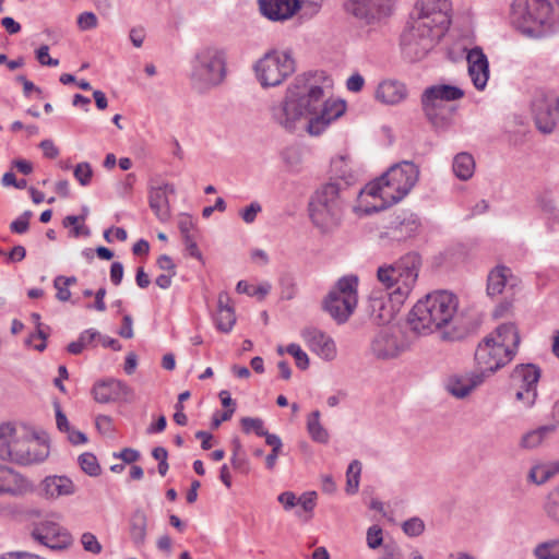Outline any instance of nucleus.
<instances>
[{"label": "nucleus", "mask_w": 559, "mask_h": 559, "mask_svg": "<svg viewBox=\"0 0 559 559\" xmlns=\"http://www.w3.org/2000/svg\"><path fill=\"white\" fill-rule=\"evenodd\" d=\"M330 85L324 72L297 75L287 86L283 100L271 108L272 119L289 132L304 124L311 135L321 134L346 110L344 100L325 97V88Z\"/></svg>", "instance_id": "obj_1"}, {"label": "nucleus", "mask_w": 559, "mask_h": 559, "mask_svg": "<svg viewBox=\"0 0 559 559\" xmlns=\"http://www.w3.org/2000/svg\"><path fill=\"white\" fill-rule=\"evenodd\" d=\"M450 0H418L411 22L401 36L404 55L420 60L436 45L450 25Z\"/></svg>", "instance_id": "obj_2"}, {"label": "nucleus", "mask_w": 559, "mask_h": 559, "mask_svg": "<svg viewBox=\"0 0 559 559\" xmlns=\"http://www.w3.org/2000/svg\"><path fill=\"white\" fill-rule=\"evenodd\" d=\"M421 266V257L417 252H408L391 264L378 267L377 278L389 290L388 296L392 304L385 309L382 301L374 300L372 307H380V322H389L393 318V310L408 298L418 278Z\"/></svg>", "instance_id": "obj_3"}, {"label": "nucleus", "mask_w": 559, "mask_h": 559, "mask_svg": "<svg viewBox=\"0 0 559 559\" xmlns=\"http://www.w3.org/2000/svg\"><path fill=\"white\" fill-rule=\"evenodd\" d=\"M349 187L343 179L321 185L309 201V215L313 225L322 233L338 227L348 199Z\"/></svg>", "instance_id": "obj_4"}, {"label": "nucleus", "mask_w": 559, "mask_h": 559, "mask_svg": "<svg viewBox=\"0 0 559 559\" xmlns=\"http://www.w3.org/2000/svg\"><path fill=\"white\" fill-rule=\"evenodd\" d=\"M456 310L455 295L447 290L433 292L413 307L408 314V323L413 331L428 334L456 322Z\"/></svg>", "instance_id": "obj_5"}, {"label": "nucleus", "mask_w": 559, "mask_h": 559, "mask_svg": "<svg viewBox=\"0 0 559 559\" xmlns=\"http://www.w3.org/2000/svg\"><path fill=\"white\" fill-rule=\"evenodd\" d=\"M555 0H514L512 23L523 35L543 38L559 29V7Z\"/></svg>", "instance_id": "obj_6"}, {"label": "nucleus", "mask_w": 559, "mask_h": 559, "mask_svg": "<svg viewBox=\"0 0 559 559\" xmlns=\"http://www.w3.org/2000/svg\"><path fill=\"white\" fill-rule=\"evenodd\" d=\"M418 178V167L412 162H402L369 182L361 192L379 198L382 202L379 209L382 210L403 200L415 187Z\"/></svg>", "instance_id": "obj_7"}, {"label": "nucleus", "mask_w": 559, "mask_h": 559, "mask_svg": "<svg viewBox=\"0 0 559 559\" xmlns=\"http://www.w3.org/2000/svg\"><path fill=\"white\" fill-rule=\"evenodd\" d=\"M464 97V91L449 84L428 86L421 94V108L427 120L437 131H444L453 123L455 106L450 103Z\"/></svg>", "instance_id": "obj_8"}, {"label": "nucleus", "mask_w": 559, "mask_h": 559, "mask_svg": "<svg viewBox=\"0 0 559 559\" xmlns=\"http://www.w3.org/2000/svg\"><path fill=\"white\" fill-rule=\"evenodd\" d=\"M226 76V56L214 46L200 48L191 60L190 80L194 90L204 93L218 86Z\"/></svg>", "instance_id": "obj_9"}, {"label": "nucleus", "mask_w": 559, "mask_h": 559, "mask_svg": "<svg viewBox=\"0 0 559 559\" xmlns=\"http://www.w3.org/2000/svg\"><path fill=\"white\" fill-rule=\"evenodd\" d=\"M253 70L263 87H274L296 71V60L289 49H271L254 63Z\"/></svg>", "instance_id": "obj_10"}, {"label": "nucleus", "mask_w": 559, "mask_h": 559, "mask_svg": "<svg viewBox=\"0 0 559 559\" xmlns=\"http://www.w3.org/2000/svg\"><path fill=\"white\" fill-rule=\"evenodd\" d=\"M358 277H341L324 298V310L337 322L345 323L354 313L358 304Z\"/></svg>", "instance_id": "obj_11"}, {"label": "nucleus", "mask_w": 559, "mask_h": 559, "mask_svg": "<svg viewBox=\"0 0 559 559\" xmlns=\"http://www.w3.org/2000/svg\"><path fill=\"white\" fill-rule=\"evenodd\" d=\"M514 357L512 352L499 345L492 337L485 336L477 345L474 354L475 365L484 378L497 372Z\"/></svg>", "instance_id": "obj_12"}, {"label": "nucleus", "mask_w": 559, "mask_h": 559, "mask_svg": "<svg viewBox=\"0 0 559 559\" xmlns=\"http://www.w3.org/2000/svg\"><path fill=\"white\" fill-rule=\"evenodd\" d=\"M540 370L536 365L522 364L516 366L511 373L512 385L515 389V399L531 407L537 397V382Z\"/></svg>", "instance_id": "obj_13"}, {"label": "nucleus", "mask_w": 559, "mask_h": 559, "mask_svg": "<svg viewBox=\"0 0 559 559\" xmlns=\"http://www.w3.org/2000/svg\"><path fill=\"white\" fill-rule=\"evenodd\" d=\"M31 536L34 540L53 550L64 549L72 543L71 534L67 528L48 520L36 523Z\"/></svg>", "instance_id": "obj_14"}, {"label": "nucleus", "mask_w": 559, "mask_h": 559, "mask_svg": "<svg viewBox=\"0 0 559 559\" xmlns=\"http://www.w3.org/2000/svg\"><path fill=\"white\" fill-rule=\"evenodd\" d=\"M345 9L366 24L386 17L391 13L390 0H347Z\"/></svg>", "instance_id": "obj_15"}, {"label": "nucleus", "mask_w": 559, "mask_h": 559, "mask_svg": "<svg viewBox=\"0 0 559 559\" xmlns=\"http://www.w3.org/2000/svg\"><path fill=\"white\" fill-rule=\"evenodd\" d=\"M35 441H0V459L16 461L21 464H31L43 461L47 455L48 451L45 449L40 453H36Z\"/></svg>", "instance_id": "obj_16"}, {"label": "nucleus", "mask_w": 559, "mask_h": 559, "mask_svg": "<svg viewBox=\"0 0 559 559\" xmlns=\"http://www.w3.org/2000/svg\"><path fill=\"white\" fill-rule=\"evenodd\" d=\"M176 193L175 186L166 181H151L148 186V205L160 222L170 218L169 195Z\"/></svg>", "instance_id": "obj_17"}, {"label": "nucleus", "mask_w": 559, "mask_h": 559, "mask_svg": "<svg viewBox=\"0 0 559 559\" xmlns=\"http://www.w3.org/2000/svg\"><path fill=\"white\" fill-rule=\"evenodd\" d=\"M92 393L95 401L102 404L128 402L133 397V390L127 383L116 379H107L95 383Z\"/></svg>", "instance_id": "obj_18"}, {"label": "nucleus", "mask_w": 559, "mask_h": 559, "mask_svg": "<svg viewBox=\"0 0 559 559\" xmlns=\"http://www.w3.org/2000/svg\"><path fill=\"white\" fill-rule=\"evenodd\" d=\"M535 122L539 131L551 133L556 127V118L559 111V97L543 96L533 103Z\"/></svg>", "instance_id": "obj_19"}, {"label": "nucleus", "mask_w": 559, "mask_h": 559, "mask_svg": "<svg viewBox=\"0 0 559 559\" xmlns=\"http://www.w3.org/2000/svg\"><path fill=\"white\" fill-rule=\"evenodd\" d=\"M258 3L261 14L273 22L287 21L301 9V0H258Z\"/></svg>", "instance_id": "obj_20"}, {"label": "nucleus", "mask_w": 559, "mask_h": 559, "mask_svg": "<svg viewBox=\"0 0 559 559\" xmlns=\"http://www.w3.org/2000/svg\"><path fill=\"white\" fill-rule=\"evenodd\" d=\"M301 336L309 348L325 360H333L336 356V346L331 336L324 332L308 328L301 332Z\"/></svg>", "instance_id": "obj_21"}, {"label": "nucleus", "mask_w": 559, "mask_h": 559, "mask_svg": "<svg viewBox=\"0 0 559 559\" xmlns=\"http://www.w3.org/2000/svg\"><path fill=\"white\" fill-rule=\"evenodd\" d=\"M404 349V344L389 330H381L371 342V352L378 359L396 358Z\"/></svg>", "instance_id": "obj_22"}, {"label": "nucleus", "mask_w": 559, "mask_h": 559, "mask_svg": "<svg viewBox=\"0 0 559 559\" xmlns=\"http://www.w3.org/2000/svg\"><path fill=\"white\" fill-rule=\"evenodd\" d=\"M75 491L74 483L67 476H46L38 486V495L50 500L72 496Z\"/></svg>", "instance_id": "obj_23"}, {"label": "nucleus", "mask_w": 559, "mask_h": 559, "mask_svg": "<svg viewBox=\"0 0 559 559\" xmlns=\"http://www.w3.org/2000/svg\"><path fill=\"white\" fill-rule=\"evenodd\" d=\"M468 75L474 86L483 91L489 79V63L486 55L478 47L471 49L467 53Z\"/></svg>", "instance_id": "obj_24"}, {"label": "nucleus", "mask_w": 559, "mask_h": 559, "mask_svg": "<svg viewBox=\"0 0 559 559\" xmlns=\"http://www.w3.org/2000/svg\"><path fill=\"white\" fill-rule=\"evenodd\" d=\"M484 380V374L478 371L454 374L448 379L445 388L451 395L457 399H464L469 395L474 389L480 385Z\"/></svg>", "instance_id": "obj_25"}, {"label": "nucleus", "mask_w": 559, "mask_h": 559, "mask_svg": "<svg viewBox=\"0 0 559 559\" xmlns=\"http://www.w3.org/2000/svg\"><path fill=\"white\" fill-rule=\"evenodd\" d=\"M33 486L28 479L13 469L0 465V495L20 496L32 491Z\"/></svg>", "instance_id": "obj_26"}, {"label": "nucleus", "mask_w": 559, "mask_h": 559, "mask_svg": "<svg viewBox=\"0 0 559 559\" xmlns=\"http://www.w3.org/2000/svg\"><path fill=\"white\" fill-rule=\"evenodd\" d=\"M376 99L385 105H396L407 96L405 84L397 80H383L376 90Z\"/></svg>", "instance_id": "obj_27"}, {"label": "nucleus", "mask_w": 559, "mask_h": 559, "mask_svg": "<svg viewBox=\"0 0 559 559\" xmlns=\"http://www.w3.org/2000/svg\"><path fill=\"white\" fill-rule=\"evenodd\" d=\"M516 285V278L512 271L503 265L495 267L487 278V293L489 296H497L503 293L504 288H511Z\"/></svg>", "instance_id": "obj_28"}, {"label": "nucleus", "mask_w": 559, "mask_h": 559, "mask_svg": "<svg viewBox=\"0 0 559 559\" xmlns=\"http://www.w3.org/2000/svg\"><path fill=\"white\" fill-rule=\"evenodd\" d=\"M229 295L225 292L219 293L217 300V312L215 316V324L217 330H219L223 333L230 332L236 323L235 311L234 308L229 305Z\"/></svg>", "instance_id": "obj_29"}, {"label": "nucleus", "mask_w": 559, "mask_h": 559, "mask_svg": "<svg viewBox=\"0 0 559 559\" xmlns=\"http://www.w3.org/2000/svg\"><path fill=\"white\" fill-rule=\"evenodd\" d=\"M492 337L499 345H503L504 348L510 349L512 352V356L514 357L519 345H520V335L519 331L513 323H503L500 324L492 333L488 335Z\"/></svg>", "instance_id": "obj_30"}, {"label": "nucleus", "mask_w": 559, "mask_h": 559, "mask_svg": "<svg viewBox=\"0 0 559 559\" xmlns=\"http://www.w3.org/2000/svg\"><path fill=\"white\" fill-rule=\"evenodd\" d=\"M129 535L134 546L141 547L146 542L147 515L144 510L136 509L129 520Z\"/></svg>", "instance_id": "obj_31"}, {"label": "nucleus", "mask_w": 559, "mask_h": 559, "mask_svg": "<svg viewBox=\"0 0 559 559\" xmlns=\"http://www.w3.org/2000/svg\"><path fill=\"white\" fill-rule=\"evenodd\" d=\"M420 226V222L416 215H408L400 221L391 230L392 238L395 240H405L414 237Z\"/></svg>", "instance_id": "obj_32"}, {"label": "nucleus", "mask_w": 559, "mask_h": 559, "mask_svg": "<svg viewBox=\"0 0 559 559\" xmlns=\"http://www.w3.org/2000/svg\"><path fill=\"white\" fill-rule=\"evenodd\" d=\"M453 173L460 180H468L475 171L474 157L468 153H459L453 159Z\"/></svg>", "instance_id": "obj_33"}, {"label": "nucleus", "mask_w": 559, "mask_h": 559, "mask_svg": "<svg viewBox=\"0 0 559 559\" xmlns=\"http://www.w3.org/2000/svg\"><path fill=\"white\" fill-rule=\"evenodd\" d=\"M320 417L321 413L319 411H313L308 415L307 431L314 442L326 444L329 442L330 435L321 424Z\"/></svg>", "instance_id": "obj_34"}, {"label": "nucleus", "mask_w": 559, "mask_h": 559, "mask_svg": "<svg viewBox=\"0 0 559 559\" xmlns=\"http://www.w3.org/2000/svg\"><path fill=\"white\" fill-rule=\"evenodd\" d=\"M535 559H559V537L538 543L533 549Z\"/></svg>", "instance_id": "obj_35"}, {"label": "nucleus", "mask_w": 559, "mask_h": 559, "mask_svg": "<svg viewBox=\"0 0 559 559\" xmlns=\"http://www.w3.org/2000/svg\"><path fill=\"white\" fill-rule=\"evenodd\" d=\"M555 430L554 425L538 427L524 435L521 440V445L526 449H534L538 447L543 440Z\"/></svg>", "instance_id": "obj_36"}, {"label": "nucleus", "mask_w": 559, "mask_h": 559, "mask_svg": "<svg viewBox=\"0 0 559 559\" xmlns=\"http://www.w3.org/2000/svg\"><path fill=\"white\" fill-rule=\"evenodd\" d=\"M543 509L550 521L559 524V486L548 493Z\"/></svg>", "instance_id": "obj_37"}, {"label": "nucleus", "mask_w": 559, "mask_h": 559, "mask_svg": "<svg viewBox=\"0 0 559 559\" xmlns=\"http://www.w3.org/2000/svg\"><path fill=\"white\" fill-rule=\"evenodd\" d=\"M361 473V463L354 460L347 467L346 472V492L349 495L356 493L359 487V479Z\"/></svg>", "instance_id": "obj_38"}, {"label": "nucleus", "mask_w": 559, "mask_h": 559, "mask_svg": "<svg viewBox=\"0 0 559 559\" xmlns=\"http://www.w3.org/2000/svg\"><path fill=\"white\" fill-rule=\"evenodd\" d=\"M557 469L548 465H535L527 475V479L536 485H543L555 476Z\"/></svg>", "instance_id": "obj_39"}, {"label": "nucleus", "mask_w": 559, "mask_h": 559, "mask_svg": "<svg viewBox=\"0 0 559 559\" xmlns=\"http://www.w3.org/2000/svg\"><path fill=\"white\" fill-rule=\"evenodd\" d=\"M79 464L84 473L90 476H98L100 474V466L97 457L90 452L83 453L79 456Z\"/></svg>", "instance_id": "obj_40"}, {"label": "nucleus", "mask_w": 559, "mask_h": 559, "mask_svg": "<svg viewBox=\"0 0 559 559\" xmlns=\"http://www.w3.org/2000/svg\"><path fill=\"white\" fill-rule=\"evenodd\" d=\"M241 427L246 433L254 432L257 436L262 437L266 435L264 421L258 417H243L241 419Z\"/></svg>", "instance_id": "obj_41"}, {"label": "nucleus", "mask_w": 559, "mask_h": 559, "mask_svg": "<svg viewBox=\"0 0 559 559\" xmlns=\"http://www.w3.org/2000/svg\"><path fill=\"white\" fill-rule=\"evenodd\" d=\"M402 531L409 537L420 536L425 531V523L418 516H413L402 524Z\"/></svg>", "instance_id": "obj_42"}, {"label": "nucleus", "mask_w": 559, "mask_h": 559, "mask_svg": "<svg viewBox=\"0 0 559 559\" xmlns=\"http://www.w3.org/2000/svg\"><path fill=\"white\" fill-rule=\"evenodd\" d=\"M286 353L292 355L295 358L296 365L301 370H306L309 367V357L306 352L301 349V347L292 343L286 347Z\"/></svg>", "instance_id": "obj_43"}, {"label": "nucleus", "mask_w": 559, "mask_h": 559, "mask_svg": "<svg viewBox=\"0 0 559 559\" xmlns=\"http://www.w3.org/2000/svg\"><path fill=\"white\" fill-rule=\"evenodd\" d=\"M73 175L80 185L88 186L92 180L93 170L88 163H79L73 170Z\"/></svg>", "instance_id": "obj_44"}, {"label": "nucleus", "mask_w": 559, "mask_h": 559, "mask_svg": "<svg viewBox=\"0 0 559 559\" xmlns=\"http://www.w3.org/2000/svg\"><path fill=\"white\" fill-rule=\"evenodd\" d=\"M81 544L85 551H88L93 555H98L102 552L103 547L98 542L97 537L90 532L83 533L81 536Z\"/></svg>", "instance_id": "obj_45"}, {"label": "nucleus", "mask_w": 559, "mask_h": 559, "mask_svg": "<svg viewBox=\"0 0 559 559\" xmlns=\"http://www.w3.org/2000/svg\"><path fill=\"white\" fill-rule=\"evenodd\" d=\"M33 213L31 211H25L22 213L15 221L10 224V230L14 234L22 235L28 230L29 219Z\"/></svg>", "instance_id": "obj_46"}, {"label": "nucleus", "mask_w": 559, "mask_h": 559, "mask_svg": "<svg viewBox=\"0 0 559 559\" xmlns=\"http://www.w3.org/2000/svg\"><path fill=\"white\" fill-rule=\"evenodd\" d=\"M367 545L370 549L379 548L383 543V531L379 525H372L367 531Z\"/></svg>", "instance_id": "obj_47"}, {"label": "nucleus", "mask_w": 559, "mask_h": 559, "mask_svg": "<svg viewBox=\"0 0 559 559\" xmlns=\"http://www.w3.org/2000/svg\"><path fill=\"white\" fill-rule=\"evenodd\" d=\"M377 559H405L402 548L395 543L383 545L381 555Z\"/></svg>", "instance_id": "obj_48"}, {"label": "nucleus", "mask_w": 559, "mask_h": 559, "mask_svg": "<svg viewBox=\"0 0 559 559\" xmlns=\"http://www.w3.org/2000/svg\"><path fill=\"white\" fill-rule=\"evenodd\" d=\"M262 206L259 202H251L248 206L239 212L240 217L246 224H252L258 214L261 213Z\"/></svg>", "instance_id": "obj_49"}, {"label": "nucleus", "mask_w": 559, "mask_h": 559, "mask_svg": "<svg viewBox=\"0 0 559 559\" xmlns=\"http://www.w3.org/2000/svg\"><path fill=\"white\" fill-rule=\"evenodd\" d=\"M0 441H9V443H14V441H31L28 438L20 439L16 437V429L11 424H2L0 425Z\"/></svg>", "instance_id": "obj_50"}, {"label": "nucleus", "mask_w": 559, "mask_h": 559, "mask_svg": "<svg viewBox=\"0 0 559 559\" xmlns=\"http://www.w3.org/2000/svg\"><path fill=\"white\" fill-rule=\"evenodd\" d=\"M78 26L82 31L93 29L97 26V16L93 12H83L78 16Z\"/></svg>", "instance_id": "obj_51"}, {"label": "nucleus", "mask_w": 559, "mask_h": 559, "mask_svg": "<svg viewBox=\"0 0 559 559\" xmlns=\"http://www.w3.org/2000/svg\"><path fill=\"white\" fill-rule=\"evenodd\" d=\"M36 58L41 66L57 67L59 64L58 59L49 56V47L47 45H43L36 50Z\"/></svg>", "instance_id": "obj_52"}, {"label": "nucleus", "mask_w": 559, "mask_h": 559, "mask_svg": "<svg viewBox=\"0 0 559 559\" xmlns=\"http://www.w3.org/2000/svg\"><path fill=\"white\" fill-rule=\"evenodd\" d=\"M316 499L317 493L314 491L305 492L298 497V506H300L305 512H312L316 507Z\"/></svg>", "instance_id": "obj_53"}, {"label": "nucleus", "mask_w": 559, "mask_h": 559, "mask_svg": "<svg viewBox=\"0 0 559 559\" xmlns=\"http://www.w3.org/2000/svg\"><path fill=\"white\" fill-rule=\"evenodd\" d=\"M114 456L123 461V463L132 464L140 459V452L132 448H124L119 453H114Z\"/></svg>", "instance_id": "obj_54"}, {"label": "nucleus", "mask_w": 559, "mask_h": 559, "mask_svg": "<svg viewBox=\"0 0 559 559\" xmlns=\"http://www.w3.org/2000/svg\"><path fill=\"white\" fill-rule=\"evenodd\" d=\"M278 502L285 510H290L298 506V497L293 491H284L277 497Z\"/></svg>", "instance_id": "obj_55"}, {"label": "nucleus", "mask_w": 559, "mask_h": 559, "mask_svg": "<svg viewBox=\"0 0 559 559\" xmlns=\"http://www.w3.org/2000/svg\"><path fill=\"white\" fill-rule=\"evenodd\" d=\"M61 278L53 280V287L57 289L56 298L59 301L66 302L71 298V292L68 286L63 285Z\"/></svg>", "instance_id": "obj_56"}, {"label": "nucleus", "mask_w": 559, "mask_h": 559, "mask_svg": "<svg viewBox=\"0 0 559 559\" xmlns=\"http://www.w3.org/2000/svg\"><path fill=\"white\" fill-rule=\"evenodd\" d=\"M26 257V250L23 246L17 245L14 246L9 253L7 254L5 262L7 263H14V262H21Z\"/></svg>", "instance_id": "obj_57"}, {"label": "nucleus", "mask_w": 559, "mask_h": 559, "mask_svg": "<svg viewBox=\"0 0 559 559\" xmlns=\"http://www.w3.org/2000/svg\"><path fill=\"white\" fill-rule=\"evenodd\" d=\"M468 328L453 326L452 330H444L442 332V338L448 341L461 340L468 333Z\"/></svg>", "instance_id": "obj_58"}, {"label": "nucleus", "mask_w": 559, "mask_h": 559, "mask_svg": "<svg viewBox=\"0 0 559 559\" xmlns=\"http://www.w3.org/2000/svg\"><path fill=\"white\" fill-rule=\"evenodd\" d=\"M365 79L359 73H355L347 79L346 87L348 91L358 93L362 90Z\"/></svg>", "instance_id": "obj_59"}, {"label": "nucleus", "mask_w": 559, "mask_h": 559, "mask_svg": "<svg viewBox=\"0 0 559 559\" xmlns=\"http://www.w3.org/2000/svg\"><path fill=\"white\" fill-rule=\"evenodd\" d=\"M133 320L130 314H124L122 318V324L118 332V334L123 338H132L133 337Z\"/></svg>", "instance_id": "obj_60"}, {"label": "nucleus", "mask_w": 559, "mask_h": 559, "mask_svg": "<svg viewBox=\"0 0 559 559\" xmlns=\"http://www.w3.org/2000/svg\"><path fill=\"white\" fill-rule=\"evenodd\" d=\"M39 147L43 150L44 156H46L47 158L53 159L59 155L58 147L49 139L43 140L39 143Z\"/></svg>", "instance_id": "obj_61"}, {"label": "nucleus", "mask_w": 559, "mask_h": 559, "mask_svg": "<svg viewBox=\"0 0 559 559\" xmlns=\"http://www.w3.org/2000/svg\"><path fill=\"white\" fill-rule=\"evenodd\" d=\"M230 461H231V465L235 469H238L241 473L249 472V463L243 454L233 453Z\"/></svg>", "instance_id": "obj_62"}, {"label": "nucleus", "mask_w": 559, "mask_h": 559, "mask_svg": "<svg viewBox=\"0 0 559 559\" xmlns=\"http://www.w3.org/2000/svg\"><path fill=\"white\" fill-rule=\"evenodd\" d=\"M123 277V265L120 262H114L110 266V281L114 285H120Z\"/></svg>", "instance_id": "obj_63"}, {"label": "nucleus", "mask_w": 559, "mask_h": 559, "mask_svg": "<svg viewBox=\"0 0 559 559\" xmlns=\"http://www.w3.org/2000/svg\"><path fill=\"white\" fill-rule=\"evenodd\" d=\"M157 265L160 270L167 271V273L176 274V265L173 259L167 254H162L157 259Z\"/></svg>", "instance_id": "obj_64"}]
</instances>
